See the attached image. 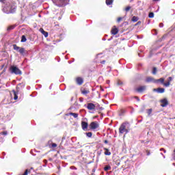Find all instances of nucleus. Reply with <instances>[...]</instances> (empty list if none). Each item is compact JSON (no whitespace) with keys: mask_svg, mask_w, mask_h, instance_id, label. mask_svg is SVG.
Masks as SVG:
<instances>
[{"mask_svg":"<svg viewBox=\"0 0 175 175\" xmlns=\"http://www.w3.org/2000/svg\"><path fill=\"white\" fill-rule=\"evenodd\" d=\"M16 10H17V7L14 5H8L6 4V5L2 9L3 13H5L6 14L16 13Z\"/></svg>","mask_w":175,"mask_h":175,"instance_id":"nucleus-1","label":"nucleus"},{"mask_svg":"<svg viewBox=\"0 0 175 175\" xmlns=\"http://www.w3.org/2000/svg\"><path fill=\"white\" fill-rule=\"evenodd\" d=\"M129 131H131V124L128 122L122 123L119 128V133H129Z\"/></svg>","mask_w":175,"mask_h":175,"instance_id":"nucleus-2","label":"nucleus"},{"mask_svg":"<svg viewBox=\"0 0 175 175\" xmlns=\"http://www.w3.org/2000/svg\"><path fill=\"white\" fill-rule=\"evenodd\" d=\"M10 73L11 75H23V72L17 66L12 65L10 67Z\"/></svg>","mask_w":175,"mask_h":175,"instance_id":"nucleus-3","label":"nucleus"},{"mask_svg":"<svg viewBox=\"0 0 175 175\" xmlns=\"http://www.w3.org/2000/svg\"><path fill=\"white\" fill-rule=\"evenodd\" d=\"M69 1L70 0H57L56 1L53 0V3L56 6H59V8H64V6H66L69 3Z\"/></svg>","mask_w":175,"mask_h":175,"instance_id":"nucleus-4","label":"nucleus"},{"mask_svg":"<svg viewBox=\"0 0 175 175\" xmlns=\"http://www.w3.org/2000/svg\"><path fill=\"white\" fill-rule=\"evenodd\" d=\"M13 49L14 50H16V51H18V53H19L21 55H25V54L28 53L25 49L20 47L17 46V44H13Z\"/></svg>","mask_w":175,"mask_h":175,"instance_id":"nucleus-5","label":"nucleus"},{"mask_svg":"<svg viewBox=\"0 0 175 175\" xmlns=\"http://www.w3.org/2000/svg\"><path fill=\"white\" fill-rule=\"evenodd\" d=\"M98 126L99 124L96 121L92 122L90 124V129H92L93 131H94V129H98Z\"/></svg>","mask_w":175,"mask_h":175,"instance_id":"nucleus-6","label":"nucleus"},{"mask_svg":"<svg viewBox=\"0 0 175 175\" xmlns=\"http://www.w3.org/2000/svg\"><path fill=\"white\" fill-rule=\"evenodd\" d=\"M161 107H166L167 105H169V101H167V98H163L160 100Z\"/></svg>","mask_w":175,"mask_h":175,"instance_id":"nucleus-7","label":"nucleus"},{"mask_svg":"<svg viewBox=\"0 0 175 175\" xmlns=\"http://www.w3.org/2000/svg\"><path fill=\"white\" fill-rule=\"evenodd\" d=\"M157 79H154L152 77H146L145 81L146 83H154L156 84Z\"/></svg>","mask_w":175,"mask_h":175,"instance_id":"nucleus-8","label":"nucleus"},{"mask_svg":"<svg viewBox=\"0 0 175 175\" xmlns=\"http://www.w3.org/2000/svg\"><path fill=\"white\" fill-rule=\"evenodd\" d=\"M146 88H147L146 85L139 86L137 89H135V91H137V92H139V94H142V92L146 91Z\"/></svg>","mask_w":175,"mask_h":175,"instance_id":"nucleus-9","label":"nucleus"},{"mask_svg":"<svg viewBox=\"0 0 175 175\" xmlns=\"http://www.w3.org/2000/svg\"><path fill=\"white\" fill-rule=\"evenodd\" d=\"M81 127L83 131H87L88 129V123L85 121H82Z\"/></svg>","mask_w":175,"mask_h":175,"instance_id":"nucleus-10","label":"nucleus"},{"mask_svg":"<svg viewBox=\"0 0 175 175\" xmlns=\"http://www.w3.org/2000/svg\"><path fill=\"white\" fill-rule=\"evenodd\" d=\"M153 92H157L158 94H163L165 92V88H159L157 89H153Z\"/></svg>","mask_w":175,"mask_h":175,"instance_id":"nucleus-11","label":"nucleus"},{"mask_svg":"<svg viewBox=\"0 0 175 175\" xmlns=\"http://www.w3.org/2000/svg\"><path fill=\"white\" fill-rule=\"evenodd\" d=\"M76 83L78 85H81L84 83V80L83 79V78L78 77L76 79Z\"/></svg>","mask_w":175,"mask_h":175,"instance_id":"nucleus-12","label":"nucleus"},{"mask_svg":"<svg viewBox=\"0 0 175 175\" xmlns=\"http://www.w3.org/2000/svg\"><path fill=\"white\" fill-rule=\"evenodd\" d=\"M95 107H96L94 103H88L87 109H88V110H95Z\"/></svg>","mask_w":175,"mask_h":175,"instance_id":"nucleus-13","label":"nucleus"},{"mask_svg":"<svg viewBox=\"0 0 175 175\" xmlns=\"http://www.w3.org/2000/svg\"><path fill=\"white\" fill-rule=\"evenodd\" d=\"M40 32H41V33H42V35H44V36L45 38H47V36H49V33L47 31H44V29H43V28L40 29Z\"/></svg>","mask_w":175,"mask_h":175,"instance_id":"nucleus-14","label":"nucleus"},{"mask_svg":"<svg viewBox=\"0 0 175 175\" xmlns=\"http://www.w3.org/2000/svg\"><path fill=\"white\" fill-rule=\"evenodd\" d=\"M111 33L112 35H117V33H118V29L114 26V27L111 29Z\"/></svg>","mask_w":175,"mask_h":175,"instance_id":"nucleus-15","label":"nucleus"},{"mask_svg":"<svg viewBox=\"0 0 175 175\" xmlns=\"http://www.w3.org/2000/svg\"><path fill=\"white\" fill-rule=\"evenodd\" d=\"M25 87V84L24 83H18L16 86L17 91H20V88H24Z\"/></svg>","mask_w":175,"mask_h":175,"instance_id":"nucleus-16","label":"nucleus"},{"mask_svg":"<svg viewBox=\"0 0 175 175\" xmlns=\"http://www.w3.org/2000/svg\"><path fill=\"white\" fill-rule=\"evenodd\" d=\"M157 83H161V84L165 83V79L164 78H160L159 79H156V84Z\"/></svg>","mask_w":175,"mask_h":175,"instance_id":"nucleus-17","label":"nucleus"},{"mask_svg":"<svg viewBox=\"0 0 175 175\" xmlns=\"http://www.w3.org/2000/svg\"><path fill=\"white\" fill-rule=\"evenodd\" d=\"M104 150H105V152H104L105 155H111V152H110V150H109L107 148H104Z\"/></svg>","mask_w":175,"mask_h":175,"instance_id":"nucleus-18","label":"nucleus"},{"mask_svg":"<svg viewBox=\"0 0 175 175\" xmlns=\"http://www.w3.org/2000/svg\"><path fill=\"white\" fill-rule=\"evenodd\" d=\"M21 43H25V42H27V37L25 35L21 36Z\"/></svg>","mask_w":175,"mask_h":175,"instance_id":"nucleus-19","label":"nucleus"},{"mask_svg":"<svg viewBox=\"0 0 175 175\" xmlns=\"http://www.w3.org/2000/svg\"><path fill=\"white\" fill-rule=\"evenodd\" d=\"M126 111H125V109H120V111H119V116L121 117V116H124V114H125V113H126Z\"/></svg>","mask_w":175,"mask_h":175,"instance_id":"nucleus-20","label":"nucleus"},{"mask_svg":"<svg viewBox=\"0 0 175 175\" xmlns=\"http://www.w3.org/2000/svg\"><path fill=\"white\" fill-rule=\"evenodd\" d=\"M68 114H69V116H72V117H74V118H77V117H79V113H77L70 112Z\"/></svg>","mask_w":175,"mask_h":175,"instance_id":"nucleus-21","label":"nucleus"},{"mask_svg":"<svg viewBox=\"0 0 175 175\" xmlns=\"http://www.w3.org/2000/svg\"><path fill=\"white\" fill-rule=\"evenodd\" d=\"M106 5H107V6L110 5H113V2H114V0H106Z\"/></svg>","mask_w":175,"mask_h":175,"instance_id":"nucleus-22","label":"nucleus"},{"mask_svg":"<svg viewBox=\"0 0 175 175\" xmlns=\"http://www.w3.org/2000/svg\"><path fill=\"white\" fill-rule=\"evenodd\" d=\"M14 93V100H17L18 99V96L17 95V92L14 90H13Z\"/></svg>","mask_w":175,"mask_h":175,"instance_id":"nucleus-23","label":"nucleus"},{"mask_svg":"<svg viewBox=\"0 0 175 175\" xmlns=\"http://www.w3.org/2000/svg\"><path fill=\"white\" fill-rule=\"evenodd\" d=\"M105 172H109V170H111V167L110 165H106L104 167Z\"/></svg>","mask_w":175,"mask_h":175,"instance_id":"nucleus-24","label":"nucleus"},{"mask_svg":"<svg viewBox=\"0 0 175 175\" xmlns=\"http://www.w3.org/2000/svg\"><path fill=\"white\" fill-rule=\"evenodd\" d=\"M138 20H139V18L137 16H133L131 21H133V23H136Z\"/></svg>","mask_w":175,"mask_h":175,"instance_id":"nucleus-25","label":"nucleus"},{"mask_svg":"<svg viewBox=\"0 0 175 175\" xmlns=\"http://www.w3.org/2000/svg\"><path fill=\"white\" fill-rule=\"evenodd\" d=\"M152 113V109H147V114L148 117H151Z\"/></svg>","mask_w":175,"mask_h":175,"instance_id":"nucleus-26","label":"nucleus"},{"mask_svg":"<svg viewBox=\"0 0 175 175\" xmlns=\"http://www.w3.org/2000/svg\"><path fill=\"white\" fill-rule=\"evenodd\" d=\"M15 27H16V26H14V25L9 26L7 29V31H12V29H14Z\"/></svg>","mask_w":175,"mask_h":175,"instance_id":"nucleus-27","label":"nucleus"},{"mask_svg":"<svg viewBox=\"0 0 175 175\" xmlns=\"http://www.w3.org/2000/svg\"><path fill=\"white\" fill-rule=\"evenodd\" d=\"M85 135H86L87 137H92V132L85 133Z\"/></svg>","mask_w":175,"mask_h":175,"instance_id":"nucleus-28","label":"nucleus"},{"mask_svg":"<svg viewBox=\"0 0 175 175\" xmlns=\"http://www.w3.org/2000/svg\"><path fill=\"white\" fill-rule=\"evenodd\" d=\"M148 17L149 18H154V12H149Z\"/></svg>","mask_w":175,"mask_h":175,"instance_id":"nucleus-29","label":"nucleus"},{"mask_svg":"<svg viewBox=\"0 0 175 175\" xmlns=\"http://www.w3.org/2000/svg\"><path fill=\"white\" fill-rule=\"evenodd\" d=\"M1 135H3V136L8 135V131H3V132H1L0 133V136H1Z\"/></svg>","mask_w":175,"mask_h":175,"instance_id":"nucleus-30","label":"nucleus"},{"mask_svg":"<svg viewBox=\"0 0 175 175\" xmlns=\"http://www.w3.org/2000/svg\"><path fill=\"white\" fill-rule=\"evenodd\" d=\"M152 75H157V68L155 67L152 68Z\"/></svg>","mask_w":175,"mask_h":175,"instance_id":"nucleus-31","label":"nucleus"},{"mask_svg":"<svg viewBox=\"0 0 175 175\" xmlns=\"http://www.w3.org/2000/svg\"><path fill=\"white\" fill-rule=\"evenodd\" d=\"M163 85H165V87H169L170 85V82L167 81L166 83H163Z\"/></svg>","mask_w":175,"mask_h":175,"instance_id":"nucleus-32","label":"nucleus"},{"mask_svg":"<svg viewBox=\"0 0 175 175\" xmlns=\"http://www.w3.org/2000/svg\"><path fill=\"white\" fill-rule=\"evenodd\" d=\"M89 92H90V91H88L85 90L82 91L83 95H87V94H88Z\"/></svg>","mask_w":175,"mask_h":175,"instance_id":"nucleus-33","label":"nucleus"},{"mask_svg":"<svg viewBox=\"0 0 175 175\" xmlns=\"http://www.w3.org/2000/svg\"><path fill=\"white\" fill-rule=\"evenodd\" d=\"M125 10L126 12H129L131 10V6H127L126 8H125Z\"/></svg>","mask_w":175,"mask_h":175,"instance_id":"nucleus-34","label":"nucleus"},{"mask_svg":"<svg viewBox=\"0 0 175 175\" xmlns=\"http://www.w3.org/2000/svg\"><path fill=\"white\" fill-rule=\"evenodd\" d=\"M173 80V78L172 77H169L168 79H167V81L169 83H170V81H172Z\"/></svg>","mask_w":175,"mask_h":175,"instance_id":"nucleus-35","label":"nucleus"},{"mask_svg":"<svg viewBox=\"0 0 175 175\" xmlns=\"http://www.w3.org/2000/svg\"><path fill=\"white\" fill-rule=\"evenodd\" d=\"M70 168L71 169V170H77V168L75 166H71Z\"/></svg>","mask_w":175,"mask_h":175,"instance_id":"nucleus-36","label":"nucleus"},{"mask_svg":"<svg viewBox=\"0 0 175 175\" xmlns=\"http://www.w3.org/2000/svg\"><path fill=\"white\" fill-rule=\"evenodd\" d=\"M122 20V17H119L117 19V23H120Z\"/></svg>","mask_w":175,"mask_h":175,"instance_id":"nucleus-37","label":"nucleus"},{"mask_svg":"<svg viewBox=\"0 0 175 175\" xmlns=\"http://www.w3.org/2000/svg\"><path fill=\"white\" fill-rule=\"evenodd\" d=\"M123 83L121 81H118V85H122Z\"/></svg>","mask_w":175,"mask_h":175,"instance_id":"nucleus-38","label":"nucleus"},{"mask_svg":"<svg viewBox=\"0 0 175 175\" xmlns=\"http://www.w3.org/2000/svg\"><path fill=\"white\" fill-rule=\"evenodd\" d=\"M152 50L150 51L149 58H151L152 57Z\"/></svg>","mask_w":175,"mask_h":175,"instance_id":"nucleus-39","label":"nucleus"},{"mask_svg":"<svg viewBox=\"0 0 175 175\" xmlns=\"http://www.w3.org/2000/svg\"><path fill=\"white\" fill-rule=\"evenodd\" d=\"M134 98H135V99H136V100H137V102H140V98H139V97L135 96Z\"/></svg>","mask_w":175,"mask_h":175,"instance_id":"nucleus-40","label":"nucleus"},{"mask_svg":"<svg viewBox=\"0 0 175 175\" xmlns=\"http://www.w3.org/2000/svg\"><path fill=\"white\" fill-rule=\"evenodd\" d=\"M160 151H163V153H166V150H165V148H162L160 149Z\"/></svg>","mask_w":175,"mask_h":175,"instance_id":"nucleus-41","label":"nucleus"},{"mask_svg":"<svg viewBox=\"0 0 175 175\" xmlns=\"http://www.w3.org/2000/svg\"><path fill=\"white\" fill-rule=\"evenodd\" d=\"M172 158L175 161V149L174 150V154H172Z\"/></svg>","mask_w":175,"mask_h":175,"instance_id":"nucleus-42","label":"nucleus"},{"mask_svg":"<svg viewBox=\"0 0 175 175\" xmlns=\"http://www.w3.org/2000/svg\"><path fill=\"white\" fill-rule=\"evenodd\" d=\"M52 147H53V148H55V147H57V144L53 143V144H52Z\"/></svg>","mask_w":175,"mask_h":175,"instance_id":"nucleus-43","label":"nucleus"},{"mask_svg":"<svg viewBox=\"0 0 175 175\" xmlns=\"http://www.w3.org/2000/svg\"><path fill=\"white\" fill-rule=\"evenodd\" d=\"M146 155H148V156L151 155V153L150 152L149 150H146Z\"/></svg>","mask_w":175,"mask_h":175,"instance_id":"nucleus-44","label":"nucleus"},{"mask_svg":"<svg viewBox=\"0 0 175 175\" xmlns=\"http://www.w3.org/2000/svg\"><path fill=\"white\" fill-rule=\"evenodd\" d=\"M1 3H6V0H0Z\"/></svg>","mask_w":175,"mask_h":175,"instance_id":"nucleus-45","label":"nucleus"},{"mask_svg":"<svg viewBox=\"0 0 175 175\" xmlns=\"http://www.w3.org/2000/svg\"><path fill=\"white\" fill-rule=\"evenodd\" d=\"M153 35H158V32L157 31V30H153Z\"/></svg>","mask_w":175,"mask_h":175,"instance_id":"nucleus-46","label":"nucleus"},{"mask_svg":"<svg viewBox=\"0 0 175 175\" xmlns=\"http://www.w3.org/2000/svg\"><path fill=\"white\" fill-rule=\"evenodd\" d=\"M160 28H163V23H159Z\"/></svg>","mask_w":175,"mask_h":175,"instance_id":"nucleus-47","label":"nucleus"},{"mask_svg":"<svg viewBox=\"0 0 175 175\" xmlns=\"http://www.w3.org/2000/svg\"><path fill=\"white\" fill-rule=\"evenodd\" d=\"M79 101H80L81 103L83 102V101H84V98H79Z\"/></svg>","mask_w":175,"mask_h":175,"instance_id":"nucleus-48","label":"nucleus"},{"mask_svg":"<svg viewBox=\"0 0 175 175\" xmlns=\"http://www.w3.org/2000/svg\"><path fill=\"white\" fill-rule=\"evenodd\" d=\"M138 66H139V68H142V66H143V64L139 63V64H138Z\"/></svg>","mask_w":175,"mask_h":175,"instance_id":"nucleus-49","label":"nucleus"},{"mask_svg":"<svg viewBox=\"0 0 175 175\" xmlns=\"http://www.w3.org/2000/svg\"><path fill=\"white\" fill-rule=\"evenodd\" d=\"M116 165L117 166H120V165H121V163H120V162H116Z\"/></svg>","mask_w":175,"mask_h":175,"instance_id":"nucleus-50","label":"nucleus"},{"mask_svg":"<svg viewBox=\"0 0 175 175\" xmlns=\"http://www.w3.org/2000/svg\"><path fill=\"white\" fill-rule=\"evenodd\" d=\"M104 143H105V144H107V143H109V141L105 140V141H104Z\"/></svg>","mask_w":175,"mask_h":175,"instance_id":"nucleus-51","label":"nucleus"},{"mask_svg":"<svg viewBox=\"0 0 175 175\" xmlns=\"http://www.w3.org/2000/svg\"><path fill=\"white\" fill-rule=\"evenodd\" d=\"M113 39V37H111L109 39H108V42H110Z\"/></svg>","mask_w":175,"mask_h":175,"instance_id":"nucleus-52","label":"nucleus"},{"mask_svg":"<svg viewBox=\"0 0 175 175\" xmlns=\"http://www.w3.org/2000/svg\"><path fill=\"white\" fill-rule=\"evenodd\" d=\"M105 62H106V61L103 60V61L101 62V64H105Z\"/></svg>","mask_w":175,"mask_h":175,"instance_id":"nucleus-53","label":"nucleus"},{"mask_svg":"<svg viewBox=\"0 0 175 175\" xmlns=\"http://www.w3.org/2000/svg\"><path fill=\"white\" fill-rule=\"evenodd\" d=\"M137 39H142V37L140 38L139 36H137Z\"/></svg>","mask_w":175,"mask_h":175,"instance_id":"nucleus-54","label":"nucleus"},{"mask_svg":"<svg viewBox=\"0 0 175 175\" xmlns=\"http://www.w3.org/2000/svg\"><path fill=\"white\" fill-rule=\"evenodd\" d=\"M62 18V16H59L58 20H61Z\"/></svg>","mask_w":175,"mask_h":175,"instance_id":"nucleus-55","label":"nucleus"},{"mask_svg":"<svg viewBox=\"0 0 175 175\" xmlns=\"http://www.w3.org/2000/svg\"><path fill=\"white\" fill-rule=\"evenodd\" d=\"M95 170H96L95 168H94V169L92 170V172H93V173H95Z\"/></svg>","mask_w":175,"mask_h":175,"instance_id":"nucleus-56","label":"nucleus"},{"mask_svg":"<svg viewBox=\"0 0 175 175\" xmlns=\"http://www.w3.org/2000/svg\"><path fill=\"white\" fill-rule=\"evenodd\" d=\"M158 1H161V0H153V2H158Z\"/></svg>","mask_w":175,"mask_h":175,"instance_id":"nucleus-57","label":"nucleus"},{"mask_svg":"<svg viewBox=\"0 0 175 175\" xmlns=\"http://www.w3.org/2000/svg\"><path fill=\"white\" fill-rule=\"evenodd\" d=\"M3 155H6V153L5 152H3Z\"/></svg>","mask_w":175,"mask_h":175,"instance_id":"nucleus-58","label":"nucleus"},{"mask_svg":"<svg viewBox=\"0 0 175 175\" xmlns=\"http://www.w3.org/2000/svg\"><path fill=\"white\" fill-rule=\"evenodd\" d=\"M103 40H106V38H103Z\"/></svg>","mask_w":175,"mask_h":175,"instance_id":"nucleus-59","label":"nucleus"},{"mask_svg":"<svg viewBox=\"0 0 175 175\" xmlns=\"http://www.w3.org/2000/svg\"><path fill=\"white\" fill-rule=\"evenodd\" d=\"M60 61H61V59L59 58V59H57V62H59Z\"/></svg>","mask_w":175,"mask_h":175,"instance_id":"nucleus-60","label":"nucleus"},{"mask_svg":"<svg viewBox=\"0 0 175 175\" xmlns=\"http://www.w3.org/2000/svg\"><path fill=\"white\" fill-rule=\"evenodd\" d=\"M161 155H163V158H165V155H163V153H161Z\"/></svg>","mask_w":175,"mask_h":175,"instance_id":"nucleus-61","label":"nucleus"},{"mask_svg":"<svg viewBox=\"0 0 175 175\" xmlns=\"http://www.w3.org/2000/svg\"><path fill=\"white\" fill-rule=\"evenodd\" d=\"M31 152V154H32V155H35V154H33L32 153V150H31V152Z\"/></svg>","mask_w":175,"mask_h":175,"instance_id":"nucleus-62","label":"nucleus"},{"mask_svg":"<svg viewBox=\"0 0 175 175\" xmlns=\"http://www.w3.org/2000/svg\"><path fill=\"white\" fill-rule=\"evenodd\" d=\"M3 72H5V70H3V72H2L1 73H3Z\"/></svg>","mask_w":175,"mask_h":175,"instance_id":"nucleus-63","label":"nucleus"},{"mask_svg":"<svg viewBox=\"0 0 175 175\" xmlns=\"http://www.w3.org/2000/svg\"><path fill=\"white\" fill-rule=\"evenodd\" d=\"M91 175H95V174L92 173Z\"/></svg>","mask_w":175,"mask_h":175,"instance_id":"nucleus-64","label":"nucleus"}]
</instances>
